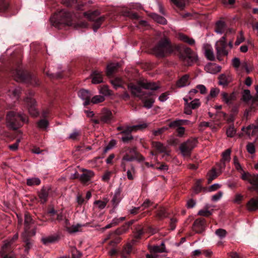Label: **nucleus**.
I'll use <instances>...</instances> for the list:
<instances>
[{"instance_id": "obj_27", "label": "nucleus", "mask_w": 258, "mask_h": 258, "mask_svg": "<svg viewBox=\"0 0 258 258\" xmlns=\"http://www.w3.org/2000/svg\"><path fill=\"white\" fill-rule=\"evenodd\" d=\"M112 114L111 111H107L101 117L100 120L103 123H109L111 121Z\"/></svg>"}, {"instance_id": "obj_55", "label": "nucleus", "mask_w": 258, "mask_h": 258, "mask_svg": "<svg viewBox=\"0 0 258 258\" xmlns=\"http://www.w3.org/2000/svg\"><path fill=\"white\" fill-rule=\"evenodd\" d=\"M188 105L190 106L192 109H195L199 107L200 106L201 103L199 99H196L190 102Z\"/></svg>"}, {"instance_id": "obj_56", "label": "nucleus", "mask_w": 258, "mask_h": 258, "mask_svg": "<svg viewBox=\"0 0 258 258\" xmlns=\"http://www.w3.org/2000/svg\"><path fill=\"white\" fill-rule=\"evenodd\" d=\"M198 215L205 217H209L212 215V212L207 209L206 210L203 209L199 211Z\"/></svg>"}, {"instance_id": "obj_13", "label": "nucleus", "mask_w": 258, "mask_h": 258, "mask_svg": "<svg viewBox=\"0 0 258 258\" xmlns=\"http://www.w3.org/2000/svg\"><path fill=\"white\" fill-rule=\"evenodd\" d=\"M0 12L6 13L7 16L15 15L17 13L10 5L9 0H0Z\"/></svg>"}, {"instance_id": "obj_51", "label": "nucleus", "mask_w": 258, "mask_h": 258, "mask_svg": "<svg viewBox=\"0 0 258 258\" xmlns=\"http://www.w3.org/2000/svg\"><path fill=\"white\" fill-rule=\"evenodd\" d=\"M46 75L51 79H61L63 78V74L62 73H58L56 74H49L47 73Z\"/></svg>"}, {"instance_id": "obj_6", "label": "nucleus", "mask_w": 258, "mask_h": 258, "mask_svg": "<svg viewBox=\"0 0 258 258\" xmlns=\"http://www.w3.org/2000/svg\"><path fill=\"white\" fill-rule=\"evenodd\" d=\"M178 52L179 59L184 65L191 66L198 59L197 54L189 47H180L178 48Z\"/></svg>"}, {"instance_id": "obj_40", "label": "nucleus", "mask_w": 258, "mask_h": 258, "mask_svg": "<svg viewBox=\"0 0 258 258\" xmlns=\"http://www.w3.org/2000/svg\"><path fill=\"white\" fill-rule=\"evenodd\" d=\"M117 69V66L114 65H109L107 67L106 75L108 77L113 76L115 72Z\"/></svg>"}, {"instance_id": "obj_26", "label": "nucleus", "mask_w": 258, "mask_h": 258, "mask_svg": "<svg viewBox=\"0 0 258 258\" xmlns=\"http://www.w3.org/2000/svg\"><path fill=\"white\" fill-rule=\"evenodd\" d=\"M135 237L136 239H139L141 238L144 233V229L141 225H138L135 226L134 231Z\"/></svg>"}, {"instance_id": "obj_2", "label": "nucleus", "mask_w": 258, "mask_h": 258, "mask_svg": "<svg viewBox=\"0 0 258 258\" xmlns=\"http://www.w3.org/2000/svg\"><path fill=\"white\" fill-rule=\"evenodd\" d=\"M215 32L217 33L222 34L226 32V34L216 43V49L217 53V58L220 59V57L227 55L228 52L226 49L227 44L226 36L229 33H233L232 29H228L226 23L221 20L218 21L215 25Z\"/></svg>"}, {"instance_id": "obj_31", "label": "nucleus", "mask_w": 258, "mask_h": 258, "mask_svg": "<svg viewBox=\"0 0 258 258\" xmlns=\"http://www.w3.org/2000/svg\"><path fill=\"white\" fill-rule=\"evenodd\" d=\"M179 38L181 41L187 43L189 45H193L195 43V41L194 39L188 37L187 35L183 34H180Z\"/></svg>"}, {"instance_id": "obj_64", "label": "nucleus", "mask_w": 258, "mask_h": 258, "mask_svg": "<svg viewBox=\"0 0 258 258\" xmlns=\"http://www.w3.org/2000/svg\"><path fill=\"white\" fill-rule=\"evenodd\" d=\"M94 204L96 205L97 206H98V208L100 210H102V209H104L105 207V206L106 205V203L104 202V201H100V200H98V201H96L94 202Z\"/></svg>"}, {"instance_id": "obj_17", "label": "nucleus", "mask_w": 258, "mask_h": 258, "mask_svg": "<svg viewBox=\"0 0 258 258\" xmlns=\"http://www.w3.org/2000/svg\"><path fill=\"white\" fill-rule=\"evenodd\" d=\"M92 82L93 84H99L103 82V74L98 70H93L91 74Z\"/></svg>"}, {"instance_id": "obj_25", "label": "nucleus", "mask_w": 258, "mask_h": 258, "mask_svg": "<svg viewBox=\"0 0 258 258\" xmlns=\"http://www.w3.org/2000/svg\"><path fill=\"white\" fill-rule=\"evenodd\" d=\"M245 130L246 131L245 132L247 135L249 136L251 135L252 136H253L258 132V124H250L246 128Z\"/></svg>"}, {"instance_id": "obj_58", "label": "nucleus", "mask_w": 258, "mask_h": 258, "mask_svg": "<svg viewBox=\"0 0 258 258\" xmlns=\"http://www.w3.org/2000/svg\"><path fill=\"white\" fill-rule=\"evenodd\" d=\"M61 3L67 7H72L77 3V0H61Z\"/></svg>"}, {"instance_id": "obj_15", "label": "nucleus", "mask_w": 258, "mask_h": 258, "mask_svg": "<svg viewBox=\"0 0 258 258\" xmlns=\"http://www.w3.org/2000/svg\"><path fill=\"white\" fill-rule=\"evenodd\" d=\"M134 221L131 220L127 223H125L124 225H123L120 227L117 228L114 232L110 234L109 236V238H112L115 235H120L125 233L129 227L134 223Z\"/></svg>"}, {"instance_id": "obj_49", "label": "nucleus", "mask_w": 258, "mask_h": 258, "mask_svg": "<svg viewBox=\"0 0 258 258\" xmlns=\"http://www.w3.org/2000/svg\"><path fill=\"white\" fill-rule=\"evenodd\" d=\"M219 93V89L218 88H212L211 89L209 95L208 96V99H210V98H214L216 97Z\"/></svg>"}, {"instance_id": "obj_4", "label": "nucleus", "mask_w": 258, "mask_h": 258, "mask_svg": "<svg viewBox=\"0 0 258 258\" xmlns=\"http://www.w3.org/2000/svg\"><path fill=\"white\" fill-rule=\"evenodd\" d=\"M152 50L156 56L164 57L172 53L173 48L170 39L163 36L156 42Z\"/></svg>"}, {"instance_id": "obj_48", "label": "nucleus", "mask_w": 258, "mask_h": 258, "mask_svg": "<svg viewBox=\"0 0 258 258\" xmlns=\"http://www.w3.org/2000/svg\"><path fill=\"white\" fill-rule=\"evenodd\" d=\"M111 84L114 86L115 88L120 87L122 86V80L118 78H116L111 80Z\"/></svg>"}, {"instance_id": "obj_24", "label": "nucleus", "mask_w": 258, "mask_h": 258, "mask_svg": "<svg viewBox=\"0 0 258 258\" xmlns=\"http://www.w3.org/2000/svg\"><path fill=\"white\" fill-rule=\"evenodd\" d=\"M122 191V187L120 186L115 190L114 196L112 200L113 205L116 206L121 200V192Z\"/></svg>"}, {"instance_id": "obj_16", "label": "nucleus", "mask_w": 258, "mask_h": 258, "mask_svg": "<svg viewBox=\"0 0 258 258\" xmlns=\"http://www.w3.org/2000/svg\"><path fill=\"white\" fill-rule=\"evenodd\" d=\"M222 99L228 105H233L236 100V95L235 92L228 94L226 92L222 93Z\"/></svg>"}, {"instance_id": "obj_11", "label": "nucleus", "mask_w": 258, "mask_h": 258, "mask_svg": "<svg viewBox=\"0 0 258 258\" xmlns=\"http://www.w3.org/2000/svg\"><path fill=\"white\" fill-rule=\"evenodd\" d=\"M241 179L247 181L252 187L249 189H252L258 192V174H251L248 172H243L241 175Z\"/></svg>"}, {"instance_id": "obj_35", "label": "nucleus", "mask_w": 258, "mask_h": 258, "mask_svg": "<svg viewBox=\"0 0 258 258\" xmlns=\"http://www.w3.org/2000/svg\"><path fill=\"white\" fill-rule=\"evenodd\" d=\"M202 180L201 179L198 180L194 186V190L195 194H198L201 192L203 189L206 190V188L203 187L201 185Z\"/></svg>"}, {"instance_id": "obj_18", "label": "nucleus", "mask_w": 258, "mask_h": 258, "mask_svg": "<svg viewBox=\"0 0 258 258\" xmlns=\"http://www.w3.org/2000/svg\"><path fill=\"white\" fill-rule=\"evenodd\" d=\"M78 96L82 99L85 100L84 104L85 106L90 104V98L91 94L89 91L85 89H81L78 92Z\"/></svg>"}, {"instance_id": "obj_21", "label": "nucleus", "mask_w": 258, "mask_h": 258, "mask_svg": "<svg viewBox=\"0 0 258 258\" xmlns=\"http://www.w3.org/2000/svg\"><path fill=\"white\" fill-rule=\"evenodd\" d=\"M49 189L43 187L40 191L38 192V197L41 200V203L44 204L48 200Z\"/></svg>"}, {"instance_id": "obj_37", "label": "nucleus", "mask_w": 258, "mask_h": 258, "mask_svg": "<svg viewBox=\"0 0 258 258\" xmlns=\"http://www.w3.org/2000/svg\"><path fill=\"white\" fill-rule=\"evenodd\" d=\"M205 55L209 60H215V58L212 48L208 47L205 49Z\"/></svg>"}, {"instance_id": "obj_28", "label": "nucleus", "mask_w": 258, "mask_h": 258, "mask_svg": "<svg viewBox=\"0 0 258 258\" xmlns=\"http://www.w3.org/2000/svg\"><path fill=\"white\" fill-rule=\"evenodd\" d=\"M18 234H15L12 238L7 239L5 241V243L3 246V248H11L13 243L18 239Z\"/></svg>"}, {"instance_id": "obj_39", "label": "nucleus", "mask_w": 258, "mask_h": 258, "mask_svg": "<svg viewBox=\"0 0 258 258\" xmlns=\"http://www.w3.org/2000/svg\"><path fill=\"white\" fill-rule=\"evenodd\" d=\"M167 216V213L163 208H160L156 211V216L160 219H163Z\"/></svg>"}, {"instance_id": "obj_34", "label": "nucleus", "mask_w": 258, "mask_h": 258, "mask_svg": "<svg viewBox=\"0 0 258 258\" xmlns=\"http://www.w3.org/2000/svg\"><path fill=\"white\" fill-rule=\"evenodd\" d=\"M189 121L187 120H176L173 121L171 122L169 126L170 127H175L176 126H179L183 124H187Z\"/></svg>"}, {"instance_id": "obj_42", "label": "nucleus", "mask_w": 258, "mask_h": 258, "mask_svg": "<svg viewBox=\"0 0 258 258\" xmlns=\"http://www.w3.org/2000/svg\"><path fill=\"white\" fill-rule=\"evenodd\" d=\"M240 66L242 69L246 71L247 74H249L252 71V67L250 63L246 61L241 62Z\"/></svg>"}, {"instance_id": "obj_7", "label": "nucleus", "mask_w": 258, "mask_h": 258, "mask_svg": "<svg viewBox=\"0 0 258 258\" xmlns=\"http://www.w3.org/2000/svg\"><path fill=\"white\" fill-rule=\"evenodd\" d=\"M121 153L123 154L122 160L127 162H132L136 160L139 162L145 160L144 157L137 151L136 147H124L122 149Z\"/></svg>"}, {"instance_id": "obj_62", "label": "nucleus", "mask_w": 258, "mask_h": 258, "mask_svg": "<svg viewBox=\"0 0 258 258\" xmlns=\"http://www.w3.org/2000/svg\"><path fill=\"white\" fill-rule=\"evenodd\" d=\"M226 161H223L222 160H220L219 163L217 164V166L218 168V170L221 173L226 167Z\"/></svg>"}, {"instance_id": "obj_41", "label": "nucleus", "mask_w": 258, "mask_h": 258, "mask_svg": "<svg viewBox=\"0 0 258 258\" xmlns=\"http://www.w3.org/2000/svg\"><path fill=\"white\" fill-rule=\"evenodd\" d=\"M152 18L158 23L165 24L166 23V20L163 17L160 16L156 14H153L151 15Z\"/></svg>"}, {"instance_id": "obj_54", "label": "nucleus", "mask_w": 258, "mask_h": 258, "mask_svg": "<svg viewBox=\"0 0 258 258\" xmlns=\"http://www.w3.org/2000/svg\"><path fill=\"white\" fill-rule=\"evenodd\" d=\"M215 233L221 238L225 237L227 234V231L223 229H218L216 230Z\"/></svg>"}, {"instance_id": "obj_8", "label": "nucleus", "mask_w": 258, "mask_h": 258, "mask_svg": "<svg viewBox=\"0 0 258 258\" xmlns=\"http://www.w3.org/2000/svg\"><path fill=\"white\" fill-rule=\"evenodd\" d=\"M10 75L17 82L31 84L33 81V76L31 74L19 68L12 69Z\"/></svg>"}, {"instance_id": "obj_63", "label": "nucleus", "mask_w": 258, "mask_h": 258, "mask_svg": "<svg viewBox=\"0 0 258 258\" xmlns=\"http://www.w3.org/2000/svg\"><path fill=\"white\" fill-rule=\"evenodd\" d=\"M121 140L124 143H128L133 140V137L132 135L123 136Z\"/></svg>"}, {"instance_id": "obj_20", "label": "nucleus", "mask_w": 258, "mask_h": 258, "mask_svg": "<svg viewBox=\"0 0 258 258\" xmlns=\"http://www.w3.org/2000/svg\"><path fill=\"white\" fill-rule=\"evenodd\" d=\"M94 175V172L91 170H84L83 173L80 175V181L84 183L89 181Z\"/></svg>"}, {"instance_id": "obj_38", "label": "nucleus", "mask_w": 258, "mask_h": 258, "mask_svg": "<svg viewBox=\"0 0 258 258\" xmlns=\"http://www.w3.org/2000/svg\"><path fill=\"white\" fill-rule=\"evenodd\" d=\"M41 181L38 178H31L27 179V184L28 186L38 185L40 184Z\"/></svg>"}, {"instance_id": "obj_10", "label": "nucleus", "mask_w": 258, "mask_h": 258, "mask_svg": "<svg viewBox=\"0 0 258 258\" xmlns=\"http://www.w3.org/2000/svg\"><path fill=\"white\" fill-rule=\"evenodd\" d=\"M197 143L198 140L197 139H189L180 145V150L183 155L190 156L191 151L196 147Z\"/></svg>"}, {"instance_id": "obj_46", "label": "nucleus", "mask_w": 258, "mask_h": 258, "mask_svg": "<svg viewBox=\"0 0 258 258\" xmlns=\"http://www.w3.org/2000/svg\"><path fill=\"white\" fill-rule=\"evenodd\" d=\"M218 176L216 170L213 169L212 170L209 174V177L208 178V183L210 184L213 180L215 179Z\"/></svg>"}, {"instance_id": "obj_23", "label": "nucleus", "mask_w": 258, "mask_h": 258, "mask_svg": "<svg viewBox=\"0 0 258 258\" xmlns=\"http://www.w3.org/2000/svg\"><path fill=\"white\" fill-rule=\"evenodd\" d=\"M189 84V75H184L181 77L177 82L176 85L178 87H183Z\"/></svg>"}, {"instance_id": "obj_43", "label": "nucleus", "mask_w": 258, "mask_h": 258, "mask_svg": "<svg viewBox=\"0 0 258 258\" xmlns=\"http://www.w3.org/2000/svg\"><path fill=\"white\" fill-rule=\"evenodd\" d=\"M165 245L163 242H162L160 245L154 246L152 249V251L157 252H162L165 251Z\"/></svg>"}, {"instance_id": "obj_32", "label": "nucleus", "mask_w": 258, "mask_h": 258, "mask_svg": "<svg viewBox=\"0 0 258 258\" xmlns=\"http://www.w3.org/2000/svg\"><path fill=\"white\" fill-rule=\"evenodd\" d=\"M58 238L55 236H49L48 237H43L42 238V242L45 245H47L49 243L54 242L57 240Z\"/></svg>"}, {"instance_id": "obj_59", "label": "nucleus", "mask_w": 258, "mask_h": 258, "mask_svg": "<svg viewBox=\"0 0 258 258\" xmlns=\"http://www.w3.org/2000/svg\"><path fill=\"white\" fill-rule=\"evenodd\" d=\"M172 2L180 10H182L184 8V3L179 0H172Z\"/></svg>"}, {"instance_id": "obj_52", "label": "nucleus", "mask_w": 258, "mask_h": 258, "mask_svg": "<svg viewBox=\"0 0 258 258\" xmlns=\"http://www.w3.org/2000/svg\"><path fill=\"white\" fill-rule=\"evenodd\" d=\"M125 15L126 16L133 20H137L139 19V16L136 13H133L131 11H127L125 13Z\"/></svg>"}, {"instance_id": "obj_29", "label": "nucleus", "mask_w": 258, "mask_h": 258, "mask_svg": "<svg viewBox=\"0 0 258 258\" xmlns=\"http://www.w3.org/2000/svg\"><path fill=\"white\" fill-rule=\"evenodd\" d=\"M24 224L26 228L29 229L30 224H35V221L32 218L30 214L27 212L25 214Z\"/></svg>"}, {"instance_id": "obj_60", "label": "nucleus", "mask_w": 258, "mask_h": 258, "mask_svg": "<svg viewBox=\"0 0 258 258\" xmlns=\"http://www.w3.org/2000/svg\"><path fill=\"white\" fill-rule=\"evenodd\" d=\"M246 148H247V151L250 154H253L255 153V147L253 143H248V144L246 146Z\"/></svg>"}, {"instance_id": "obj_14", "label": "nucleus", "mask_w": 258, "mask_h": 258, "mask_svg": "<svg viewBox=\"0 0 258 258\" xmlns=\"http://www.w3.org/2000/svg\"><path fill=\"white\" fill-rule=\"evenodd\" d=\"M206 222L204 218L196 219L192 225L193 230L197 233H202L205 230Z\"/></svg>"}, {"instance_id": "obj_19", "label": "nucleus", "mask_w": 258, "mask_h": 258, "mask_svg": "<svg viewBox=\"0 0 258 258\" xmlns=\"http://www.w3.org/2000/svg\"><path fill=\"white\" fill-rule=\"evenodd\" d=\"M152 145L153 147L156 149L159 152L163 153L164 154L163 157L165 155H169V151L167 150L166 147L164 146L160 142L153 141L152 142Z\"/></svg>"}, {"instance_id": "obj_53", "label": "nucleus", "mask_w": 258, "mask_h": 258, "mask_svg": "<svg viewBox=\"0 0 258 258\" xmlns=\"http://www.w3.org/2000/svg\"><path fill=\"white\" fill-rule=\"evenodd\" d=\"M110 90L108 89V87L104 86L100 89V93L105 96H109L111 95Z\"/></svg>"}, {"instance_id": "obj_61", "label": "nucleus", "mask_w": 258, "mask_h": 258, "mask_svg": "<svg viewBox=\"0 0 258 258\" xmlns=\"http://www.w3.org/2000/svg\"><path fill=\"white\" fill-rule=\"evenodd\" d=\"M50 109L47 107L44 108L42 110L41 116L43 118L46 119L48 117Z\"/></svg>"}, {"instance_id": "obj_57", "label": "nucleus", "mask_w": 258, "mask_h": 258, "mask_svg": "<svg viewBox=\"0 0 258 258\" xmlns=\"http://www.w3.org/2000/svg\"><path fill=\"white\" fill-rule=\"evenodd\" d=\"M219 84L223 85H228L229 82L225 75H222L219 77Z\"/></svg>"}, {"instance_id": "obj_9", "label": "nucleus", "mask_w": 258, "mask_h": 258, "mask_svg": "<svg viewBox=\"0 0 258 258\" xmlns=\"http://www.w3.org/2000/svg\"><path fill=\"white\" fill-rule=\"evenodd\" d=\"M99 15V13L98 11H94L93 12H86L84 13V16L89 21L93 22L92 27L95 32L100 27L102 22L104 21V17H100L97 18V16Z\"/></svg>"}, {"instance_id": "obj_44", "label": "nucleus", "mask_w": 258, "mask_h": 258, "mask_svg": "<svg viewBox=\"0 0 258 258\" xmlns=\"http://www.w3.org/2000/svg\"><path fill=\"white\" fill-rule=\"evenodd\" d=\"M117 129L118 131H121L120 134L122 135V136L130 135L133 131L132 128L130 127H127L125 128H123L122 127H118Z\"/></svg>"}, {"instance_id": "obj_3", "label": "nucleus", "mask_w": 258, "mask_h": 258, "mask_svg": "<svg viewBox=\"0 0 258 258\" xmlns=\"http://www.w3.org/2000/svg\"><path fill=\"white\" fill-rule=\"evenodd\" d=\"M73 15L71 13L64 10L55 12L50 18L51 25L58 29L64 26L71 25L72 23Z\"/></svg>"}, {"instance_id": "obj_22", "label": "nucleus", "mask_w": 258, "mask_h": 258, "mask_svg": "<svg viewBox=\"0 0 258 258\" xmlns=\"http://www.w3.org/2000/svg\"><path fill=\"white\" fill-rule=\"evenodd\" d=\"M247 207L250 211H254L258 209V198H251L247 203Z\"/></svg>"}, {"instance_id": "obj_45", "label": "nucleus", "mask_w": 258, "mask_h": 258, "mask_svg": "<svg viewBox=\"0 0 258 258\" xmlns=\"http://www.w3.org/2000/svg\"><path fill=\"white\" fill-rule=\"evenodd\" d=\"M104 99V97L102 96L96 95L94 96L91 100H90V103H92L93 104H96L103 102Z\"/></svg>"}, {"instance_id": "obj_30", "label": "nucleus", "mask_w": 258, "mask_h": 258, "mask_svg": "<svg viewBox=\"0 0 258 258\" xmlns=\"http://www.w3.org/2000/svg\"><path fill=\"white\" fill-rule=\"evenodd\" d=\"M179 38L181 41L187 43L189 45H193L195 43V41L194 39L188 37L187 35L183 34H180Z\"/></svg>"}, {"instance_id": "obj_47", "label": "nucleus", "mask_w": 258, "mask_h": 258, "mask_svg": "<svg viewBox=\"0 0 258 258\" xmlns=\"http://www.w3.org/2000/svg\"><path fill=\"white\" fill-rule=\"evenodd\" d=\"M236 133V130L233 125H230L226 130V134L228 137L232 138Z\"/></svg>"}, {"instance_id": "obj_5", "label": "nucleus", "mask_w": 258, "mask_h": 258, "mask_svg": "<svg viewBox=\"0 0 258 258\" xmlns=\"http://www.w3.org/2000/svg\"><path fill=\"white\" fill-rule=\"evenodd\" d=\"M27 121L28 117L25 114L10 111L7 115V125L13 130L18 129Z\"/></svg>"}, {"instance_id": "obj_50", "label": "nucleus", "mask_w": 258, "mask_h": 258, "mask_svg": "<svg viewBox=\"0 0 258 258\" xmlns=\"http://www.w3.org/2000/svg\"><path fill=\"white\" fill-rule=\"evenodd\" d=\"M242 98L244 101H248L251 99L252 96L249 90H244Z\"/></svg>"}, {"instance_id": "obj_33", "label": "nucleus", "mask_w": 258, "mask_h": 258, "mask_svg": "<svg viewBox=\"0 0 258 258\" xmlns=\"http://www.w3.org/2000/svg\"><path fill=\"white\" fill-rule=\"evenodd\" d=\"M39 128L42 130H46L49 125V122L46 119H41L37 123Z\"/></svg>"}, {"instance_id": "obj_1", "label": "nucleus", "mask_w": 258, "mask_h": 258, "mask_svg": "<svg viewBox=\"0 0 258 258\" xmlns=\"http://www.w3.org/2000/svg\"><path fill=\"white\" fill-rule=\"evenodd\" d=\"M128 88L133 95L142 100L145 107L150 108L155 101L154 99L151 97L154 94L149 91H143L142 88L153 91L159 89V86L154 82L145 80L139 81L137 84L131 83L128 85Z\"/></svg>"}, {"instance_id": "obj_36", "label": "nucleus", "mask_w": 258, "mask_h": 258, "mask_svg": "<svg viewBox=\"0 0 258 258\" xmlns=\"http://www.w3.org/2000/svg\"><path fill=\"white\" fill-rule=\"evenodd\" d=\"M231 152V150L230 149H228L226 150L222 153V158L221 160L223 161H226L227 162H229L231 160L230 154Z\"/></svg>"}, {"instance_id": "obj_12", "label": "nucleus", "mask_w": 258, "mask_h": 258, "mask_svg": "<svg viewBox=\"0 0 258 258\" xmlns=\"http://www.w3.org/2000/svg\"><path fill=\"white\" fill-rule=\"evenodd\" d=\"M29 113L33 117L39 115V112L36 108L37 103L35 100L31 96L27 97L24 100Z\"/></svg>"}]
</instances>
